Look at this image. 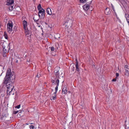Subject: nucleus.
Instances as JSON below:
<instances>
[{
  "label": "nucleus",
  "instance_id": "obj_1",
  "mask_svg": "<svg viewBox=\"0 0 129 129\" xmlns=\"http://www.w3.org/2000/svg\"><path fill=\"white\" fill-rule=\"evenodd\" d=\"M15 75L14 72H11L10 69L8 68L6 74V75L3 82L4 85H6L7 88V92L9 94H14L12 91L14 88L13 83L15 81Z\"/></svg>",
  "mask_w": 129,
  "mask_h": 129
},
{
  "label": "nucleus",
  "instance_id": "obj_2",
  "mask_svg": "<svg viewBox=\"0 0 129 129\" xmlns=\"http://www.w3.org/2000/svg\"><path fill=\"white\" fill-rule=\"evenodd\" d=\"M2 46L3 48V56H6L5 53H7L9 51V47L6 42L3 43Z\"/></svg>",
  "mask_w": 129,
  "mask_h": 129
},
{
  "label": "nucleus",
  "instance_id": "obj_3",
  "mask_svg": "<svg viewBox=\"0 0 129 129\" xmlns=\"http://www.w3.org/2000/svg\"><path fill=\"white\" fill-rule=\"evenodd\" d=\"M72 21L71 19H69L67 21H65L63 25L65 26L66 28H68L69 27H71L72 25Z\"/></svg>",
  "mask_w": 129,
  "mask_h": 129
},
{
  "label": "nucleus",
  "instance_id": "obj_4",
  "mask_svg": "<svg viewBox=\"0 0 129 129\" xmlns=\"http://www.w3.org/2000/svg\"><path fill=\"white\" fill-rule=\"evenodd\" d=\"M45 11L43 8L41 10H40L38 12L39 16L41 19H43L45 17Z\"/></svg>",
  "mask_w": 129,
  "mask_h": 129
},
{
  "label": "nucleus",
  "instance_id": "obj_5",
  "mask_svg": "<svg viewBox=\"0 0 129 129\" xmlns=\"http://www.w3.org/2000/svg\"><path fill=\"white\" fill-rule=\"evenodd\" d=\"M7 30L8 32L11 33L12 30L13 23L12 22L11 23H8L7 25Z\"/></svg>",
  "mask_w": 129,
  "mask_h": 129
},
{
  "label": "nucleus",
  "instance_id": "obj_6",
  "mask_svg": "<svg viewBox=\"0 0 129 129\" xmlns=\"http://www.w3.org/2000/svg\"><path fill=\"white\" fill-rule=\"evenodd\" d=\"M90 3H87L83 5V9L87 11L89 9Z\"/></svg>",
  "mask_w": 129,
  "mask_h": 129
},
{
  "label": "nucleus",
  "instance_id": "obj_7",
  "mask_svg": "<svg viewBox=\"0 0 129 129\" xmlns=\"http://www.w3.org/2000/svg\"><path fill=\"white\" fill-rule=\"evenodd\" d=\"M124 68L125 71V75H129V66L126 65L125 66Z\"/></svg>",
  "mask_w": 129,
  "mask_h": 129
},
{
  "label": "nucleus",
  "instance_id": "obj_8",
  "mask_svg": "<svg viewBox=\"0 0 129 129\" xmlns=\"http://www.w3.org/2000/svg\"><path fill=\"white\" fill-rule=\"evenodd\" d=\"M59 80L58 79H57L54 84H56V86L55 87V91H57L58 89V87L59 85Z\"/></svg>",
  "mask_w": 129,
  "mask_h": 129
},
{
  "label": "nucleus",
  "instance_id": "obj_9",
  "mask_svg": "<svg viewBox=\"0 0 129 129\" xmlns=\"http://www.w3.org/2000/svg\"><path fill=\"white\" fill-rule=\"evenodd\" d=\"M14 3V0H7V2L6 4V5H13Z\"/></svg>",
  "mask_w": 129,
  "mask_h": 129
},
{
  "label": "nucleus",
  "instance_id": "obj_10",
  "mask_svg": "<svg viewBox=\"0 0 129 129\" xmlns=\"http://www.w3.org/2000/svg\"><path fill=\"white\" fill-rule=\"evenodd\" d=\"M105 13L106 15L110 14L111 11H110V9L109 8H107L105 11Z\"/></svg>",
  "mask_w": 129,
  "mask_h": 129
},
{
  "label": "nucleus",
  "instance_id": "obj_11",
  "mask_svg": "<svg viewBox=\"0 0 129 129\" xmlns=\"http://www.w3.org/2000/svg\"><path fill=\"white\" fill-rule=\"evenodd\" d=\"M76 62L75 64L76 71H77L78 73H79L80 72V70L79 68V66L77 61V59H76Z\"/></svg>",
  "mask_w": 129,
  "mask_h": 129
},
{
  "label": "nucleus",
  "instance_id": "obj_12",
  "mask_svg": "<svg viewBox=\"0 0 129 129\" xmlns=\"http://www.w3.org/2000/svg\"><path fill=\"white\" fill-rule=\"evenodd\" d=\"M23 28H26L27 27V22L25 20H24L23 22Z\"/></svg>",
  "mask_w": 129,
  "mask_h": 129
},
{
  "label": "nucleus",
  "instance_id": "obj_13",
  "mask_svg": "<svg viewBox=\"0 0 129 129\" xmlns=\"http://www.w3.org/2000/svg\"><path fill=\"white\" fill-rule=\"evenodd\" d=\"M46 12L48 14L51 15L52 14L51 10L50 8H48L46 10Z\"/></svg>",
  "mask_w": 129,
  "mask_h": 129
},
{
  "label": "nucleus",
  "instance_id": "obj_14",
  "mask_svg": "<svg viewBox=\"0 0 129 129\" xmlns=\"http://www.w3.org/2000/svg\"><path fill=\"white\" fill-rule=\"evenodd\" d=\"M62 92L64 94H66L67 93V88L66 86H64L62 90Z\"/></svg>",
  "mask_w": 129,
  "mask_h": 129
},
{
  "label": "nucleus",
  "instance_id": "obj_15",
  "mask_svg": "<svg viewBox=\"0 0 129 129\" xmlns=\"http://www.w3.org/2000/svg\"><path fill=\"white\" fill-rule=\"evenodd\" d=\"M24 32L25 34L26 35L29 34V31L27 27H26V28H24Z\"/></svg>",
  "mask_w": 129,
  "mask_h": 129
},
{
  "label": "nucleus",
  "instance_id": "obj_16",
  "mask_svg": "<svg viewBox=\"0 0 129 129\" xmlns=\"http://www.w3.org/2000/svg\"><path fill=\"white\" fill-rule=\"evenodd\" d=\"M59 74L58 72L55 73V75L56 76V78L55 79V80L57 79H59V78H60L59 77Z\"/></svg>",
  "mask_w": 129,
  "mask_h": 129
},
{
  "label": "nucleus",
  "instance_id": "obj_17",
  "mask_svg": "<svg viewBox=\"0 0 129 129\" xmlns=\"http://www.w3.org/2000/svg\"><path fill=\"white\" fill-rule=\"evenodd\" d=\"M59 67H56L54 69V72L55 73H57L58 72L59 70H58Z\"/></svg>",
  "mask_w": 129,
  "mask_h": 129
},
{
  "label": "nucleus",
  "instance_id": "obj_18",
  "mask_svg": "<svg viewBox=\"0 0 129 129\" xmlns=\"http://www.w3.org/2000/svg\"><path fill=\"white\" fill-rule=\"evenodd\" d=\"M4 36L6 39H8V36L5 32H4Z\"/></svg>",
  "mask_w": 129,
  "mask_h": 129
},
{
  "label": "nucleus",
  "instance_id": "obj_19",
  "mask_svg": "<svg viewBox=\"0 0 129 129\" xmlns=\"http://www.w3.org/2000/svg\"><path fill=\"white\" fill-rule=\"evenodd\" d=\"M42 8L41 4H39L38 6V9L39 11L40 10H41Z\"/></svg>",
  "mask_w": 129,
  "mask_h": 129
},
{
  "label": "nucleus",
  "instance_id": "obj_20",
  "mask_svg": "<svg viewBox=\"0 0 129 129\" xmlns=\"http://www.w3.org/2000/svg\"><path fill=\"white\" fill-rule=\"evenodd\" d=\"M10 6L9 7V9L10 11H11L13 9V6H12V5Z\"/></svg>",
  "mask_w": 129,
  "mask_h": 129
},
{
  "label": "nucleus",
  "instance_id": "obj_21",
  "mask_svg": "<svg viewBox=\"0 0 129 129\" xmlns=\"http://www.w3.org/2000/svg\"><path fill=\"white\" fill-rule=\"evenodd\" d=\"M81 3H85L87 2V0H80Z\"/></svg>",
  "mask_w": 129,
  "mask_h": 129
},
{
  "label": "nucleus",
  "instance_id": "obj_22",
  "mask_svg": "<svg viewBox=\"0 0 129 129\" xmlns=\"http://www.w3.org/2000/svg\"><path fill=\"white\" fill-rule=\"evenodd\" d=\"M56 95H54L52 96V99L53 100H55L56 98Z\"/></svg>",
  "mask_w": 129,
  "mask_h": 129
},
{
  "label": "nucleus",
  "instance_id": "obj_23",
  "mask_svg": "<svg viewBox=\"0 0 129 129\" xmlns=\"http://www.w3.org/2000/svg\"><path fill=\"white\" fill-rule=\"evenodd\" d=\"M116 18L120 22H121V21L120 20V19H119V18L118 17H117V15L116 14Z\"/></svg>",
  "mask_w": 129,
  "mask_h": 129
},
{
  "label": "nucleus",
  "instance_id": "obj_24",
  "mask_svg": "<svg viewBox=\"0 0 129 129\" xmlns=\"http://www.w3.org/2000/svg\"><path fill=\"white\" fill-rule=\"evenodd\" d=\"M111 7L113 11L114 12L115 11V10L114 8V7L113 5L112 4H111Z\"/></svg>",
  "mask_w": 129,
  "mask_h": 129
},
{
  "label": "nucleus",
  "instance_id": "obj_25",
  "mask_svg": "<svg viewBox=\"0 0 129 129\" xmlns=\"http://www.w3.org/2000/svg\"><path fill=\"white\" fill-rule=\"evenodd\" d=\"M24 111H23V110H20V112L18 113V114H19V115H20V116H21V115L20 114V113H24Z\"/></svg>",
  "mask_w": 129,
  "mask_h": 129
},
{
  "label": "nucleus",
  "instance_id": "obj_26",
  "mask_svg": "<svg viewBox=\"0 0 129 129\" xmlns=\"http://www.w3.org/2000/svg\"><path fill=\"white\" fill-rule=\"evenodd\" d=\"M71 70H72V71H74V70H75L74 67V66H72L71 68Z\"/></svg>",
  "mask_w": 129,
  "mask_h": 129
},
{
  "label": "nucleus",
  "instance_id": "obj_27",
  "mask_svg": "<svg viewBox=\"0 0 129 129\" xmlns=\"http://www.w3.org/2000/svg\"><path fill=\"white\" fill-rule=\"evenodd\" d=\"M125 16L126 18H127L129 17V15L128 14H125Z\"/></svg>",
  "mask_w": 129,
  "mask_h": 129
},
{
  "label": "nucleus",
  "instance_id": "obj_28",
  "mask_svg": "<svg viewBox=\"0 0 129 129\" xmlns=\"http://www.w3.org/2000/svg\"><path fill=\"white\" fill-rule=\"evenodd\" d=\"M20 105H19L16 106L15 107V108H17L18 109H19L20 108Z\"/></svg>",
  "mask_w": 129,
  "mask_h": 129
},
{
  "label": "nucleus",
  "instance_id": "obj_29",
  "mask_svg": "<svg viewBox=\"0 0 129 129\" xmlns=\"http://www.w3.org/2000/svg\"><path fill=\"white\" fill-rule=\"evenodd\" d=\"M19 111H13V113L14 114H16Z\"/></svg>",
  "mask_w": 129,
  "mask_h": 129
},
{
  "label": "nucleus",
  "instance_id": "obj_30",
  "mask_svg": "<svg viewBox=\"0 0 129 129\" xmlns=\"http://www.w3.org/2000/svg\"><path fill=\"white\" fill-rule=\"evenodd\" d=\"M29 128L30 129H34V127L33 125H31L30 126Z\"/></svg>",
  "mask_w": 129,
  "mask_h": 129
},
{
  "label": "nucleus",
  "instance_id": "obj_31",
  "mask_svg": "<svg viewBox=\"0 0 129 129\" xmlns=\"http://www.w3.org/2000/svg\"><path fill=\"white\" fill-rule=\"evenodd\" d=\"M54 48L53 47H51V50L52 51H53L54 50Z\"/></svg>",
  "mask_w": 129,
  "mask_h": 129
},
{
  "label": "nucleus",
  "instance_id": "obj_32",
  "mask_svg": "<svg viewBox=\"0 0 129 129\" xmlns=\"http://www.w3.org/2000/svg\"><path fill=\"white\" fill-rule=\"evenodd\" d=\"M116 78H117V77H118L119 76V74L118 73H116Z\"/></svg>",
  "mask_w": 129,
  "mask_h": 129
},
{
  "label": "nucleus",
  "instance_id": "obj_33",
  "mask_svg": "<svg viewBox=\"0 0 129 129\" xmlns=\"http://www.w3.org/2000/svg\"><path fill=\"white\" fill-rule=\"evenodd\" d=\"M33 19H34V20L35 22H37L38 21L39 19H37V20L36 19H35L34 17V18Z\"/></svg>",
  "mask_w": 129,
  "mask_h": 129
},
{
  "label": "nucleus",
  "instance_id": "obj_34",
  "mask_svg": "<svg viewBox=\"0 0 129 129\" xmlns=\"http://www.w3.org/2000/svg\"><path fill=\"white\" fill-rule=\"evenodd\" d=\"M116 80V78H115L113 79L112 80V81H114L115 82Z\"/></svg>",
  "mask_w": 129,
  "mask_h": 129
},
{
  "label": "nucleus",
  "instance_id": "obj_35",
  "mask_svg": "<svg viewBox=\"0 0 129 129\" xmlns=\"http://www.w3.org/2000/svg\"><path fill=\"white\" fill-rule=\"evenodd\" d=\"M40 76V74L38 73L37 76V77L38 78H39Z\"/></svg>",
  "mask_w": 129,
  "mask_h": 129
},
{
  "label": "nucleus",
  "instance_id": "obj_36",
  "mask_svg": "<svg viewBox=\"0 0 129 129\" xmlns=\"http://www.w3.org/2000/svg\"><path fill=\"white\" fill-rule=\"evenodd\" d=\"M27 62H29L30 61V59L29 58H28L27 59V60L26 61Z\"/></svg>",
  "mask_w": 129,
  "mask_h": 129
},
{
  "label": "nucleus",
  "instance_id": "obj_37",
  "mask_svg": "<svg viewBox=\"0 0 129 129\" xmlns=\"http://www.w3.org/2000/svg\"><path fill=\"white\" fill-rule=\"evenodd\" d=\"M51 82L52 83H54L55 82V80H52L51 81Z\"/></svg>",
  "mask_w": 129,
  "mask_h": 129
},
{
  "label": "nucleus",
  "instance_id": "obj_38",
  "mask_svg": "<svg viewBox=\"0 0 129 129\" xmlns=\"http://www.w3.org/2000/svg\"><path fill=\"white\" fill-rule=\"evenodd\" d=\"M54 38L55 39H57L58 38H60V37H58V38L57 37H56V36H55L54 37Z\"/></svg>",
  "mask_w": 129,
  "mask_h": 129
},
{
  "label": "nucleus",
  "instance_id": "obj_39",
  "mask_svg": "<svg viewBox=\"0 0 129 129\" xmlns=\"http://www.w3.org/2000/svg\"><path fill=\"white\" fill-rule=\"evenodd\" d=\"M57 91H55V92H54V94L55 95H56V93L57 92Z\"/></svg>",
  "mask_w": 129,
  "mask_h": 129
},
{
  "label": "nucleus",
  "instance_id": "obj_40",
  "mask_svg": "<svg viewBox=\"0 0 129 129\" xmlns=\"http://www.w3.org/2000/svg\"><path fill=\"white\" fill-rule=\"evenodd\" d=\"M15 62L16 63H18V60H16L15 61Z\"/></svg>",
  "mask_w": 129,
  "mask_h": 129
},
{
  "label": "nucleus",
  "instance_id": "obj_41",
  "mask_svg": "<svg viewBox=\"0 0 129 129\" xmlns=\"http://www.w3.org/2000/svg\"><path fill=\"white\" fill-rule=\"evenodd\" d=\"M30 124H33L34 123H30Z\"/></svg>",
  "mask_w": 129,
  "mask_h": 129
},
{
  "label": "nucleus",
  "instance_id": "obj_42",
  "mask_svg": "<svg viewBox=\"0 0 129 129\" xmlns=\"http://www.w3.org/2000/svg\"><path fill=\"white\" fill-rule=\"evenodd\" d=\"M33 1H35L36 0H33Z\"/></svg>",
  "mask_w": 129,
  "mask_h": 129
},
{
  "label": "nucleus",
  "instance_id": "obj_43",
  "mask_svg": "<svg viewBox=\"0 0 129 129\" xmlns=\"http://www.w3.org/2000/svg\"><path fill=\"white\" fill-rule=\"evenodd\" d=\"M4 67H3V69H4Z\"/></svg>",
  "mask_w": 129,
  "mask_h": 129
}]
</instances>
